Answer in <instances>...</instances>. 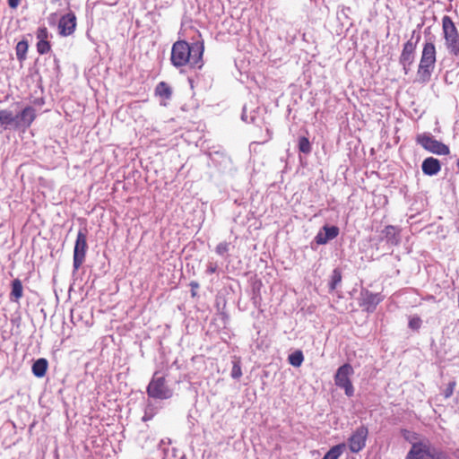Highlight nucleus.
<instances>
[{"instance_id": "f257e3e1", "label": "nucleus", "mask_w": 459, "mask_h": 459, "mask_svg": "<svg viewBox=\"0 0 459 459\" xmlns=\"http://www.w3.org/2000/svg\"><path fill=\"white\" fill-rule=\"evenodd\" d=\"M204 47L201 44L189 46L185 41L176 42L171 50V62L177 66H183L189 64L192 66H201L199 65L203 56Z\"/></svg>"}, {"instance_id": "f03ea898", "label": "nucleus", "mask_w": 459, "mask_h": 459, "mask_svg": "<svg viewBox=\"0 0 459 459\" xmlns=\"http://www.w3.org/2000/svg\"><path fill=\"white\" fill-rule=\"evenodd\" d=\"M437 61V51L433 42L427 41L423 45L421 56L417 71L418 81L423 83L429 82Z\"/></svg>"}, {"instance_id": "7ed1b4c3", "label": "nucleus", "mask_w": 459, "mask_h": 459, "mask_svg": "<svg viewBox=\"0 0 459 459\" xmlns=\"http://www.w3.org/2000/svg\"><path fill=\"white\" fill-rule=\"evenodd\" d=\"M442 29L448 52L455 56H459V32L449 16L442 19Z\"/></svg>"}, {"instance_id": "20e7f679", "label": "nucleus", "mask_w": 459, "mask_h": 459, "mask_svg": "<svg viewBox=\"0 0 459 459\" xmlns=\"http://www.w3.org/2000/svg\"><path fill=\"white\" fill-rule=\"evenodd\" d=\"M353 373V368L349 363H345L337 369L334 376L335 385L343 389L348 397H351L354 394V387L351 381V377Z\"/></svg>"}, {"instance_id": "39448f33", "label": "nucleus", "mask_w": 459, "mask_h": 459, "mask_svg": "<svg viewBox=\"0 0 459 459\" xmlns=\"http://www.w3.org/2000/svg\"><path fill=\"white\" fill-rule=\"evenodd\" d=\"M416 142L421 145L425 150L437 155L449 154V148L443 143L434 139L430 134H420L416 137Z\"/></svg>"}, {"instance_id": "423d86ee", "label": "nucleus", "mask_w": 459, "mask_h": 459, "mask_svg": "<svg viewBox=\"0 0 459 459\" xmlns=\"http://www.w3.org/2000/svg\"><path fill=\"white\" fill-rule=\"evenodd\" d=\"M148 394L157 399H169L172 391L166 385L163 377L154 375L147 388Z\"/></svg>"}, {"instance_id": "0eeeda50", "label": "nucleus", "mask_w": 459, "mask_h": 459, "mask_svg": "<svg viewBox=\"0 0 459 459\" xmlns=\"http://www.w3.org/2000/svg\"><path fill=\"white\" fill-rule=\"evenodd\" d=\"M368 436V429L361 425L357 428L348 439L349 449L352 453L360 452L366 446V441Z\"/></svg>"}, {"instance_id": "6e6552de", "label": "nucleus", "mask_w": 459, "mask_h": 459, "mask_svg": "<svg viewBox=\"0 0 459 459\" xmlns=\"http://www.w3.org/2000/svg\"><path fill=\"white\" fill-rule=\"evenodd\" d=\"M420 39V36H418L415 42L412 41V38L409 39L403 48L399 62L403 65V71L405 74L411 70V65L414 61V53L416 49L417 43Z\"/></svg>"}, {"instance_id": "1a4fd4ad", "label": "nucleus", "mask_w": 459, "mask_h": 459, "mask_svg": "<svg viewBox=\"0 0 459 459\" xmlns=\"http://www.w3.org/2000/svg\"><path fill=\"white\" fill-rule=\"evenodd\" d=\"M87 247L86 234L80 230L74 249V267L75 270H78L84 262Z\"/></svg>"}, {"instance_id": "9d476101", "label": "nucleus", "mask_w": 459, "mask_h": 459, "mask_svg": "<svg viewBox=\"0 0 459 459\" xmlns=\"http://www.w3.org/2000/svg\"><path fill=\"white\" fill-rule=\"evenodd\" d=\"M76 27V17L74 13H67L61 17L58 23L59 34L62 36L71 35Z\"/></svg>"}, {"instance_id": "9b49d317", "label": "nucleus", "mask_w": 459, "mask_h": 459, "mask_svg": "<svg viewBox=\"0 0 459 459\" xmlns=\"http://www.w3.org/2000/svg\"><path fill=\"white\" fill-rule=\"evenodd\" d=\"M339 234V228L336 226L325 225L315 237V241L318 245H325L328 241L335 238Z\"/></svg>"}, {"instance_id": "f8f14e48", "label": "nucleus", "mask_w": 459, "mask_h": 459, "mask_svg": "<svg viewBox=\"0 0 459 459\" xmlns=\"http://www.w3.org/2000/svg\"><path fill=\"white\" fill-rule=\"evenodd\" d=\"M405 459H433V456L421 443H415Z\"/></svg>"}, {"instance_id": "ddd939ff", "label": "nucleus", "mask_w": 459, "mask_h": 459, "mask_svg": "<svg viewBox=\"0 0 459 459\" xmlns=\"http://www.w3.org/2000/svg\"><path fill=\"white\" fill-rule=\"evenodd\" d=\"M17 118V126L18 127H28L33 122L36 117L35 109L31 107L25 108L20 114Z\"/></svg>"}, {"instance_id": "4468645a", "label": "nucleus", "mask_w": 459, "mask_h": 459, "mask_svg": "<svg viewBox=\"0 0 459 459\" xmlns=\"http://www.w3.org/2000/svg\"><path fill=\"white\" fill-rule=\"evenodd\" d=\"M422 172L428 176L437 175L440 169L441 165L437 159L433 157L426 158L421 164Z\"/></svg>"}, {"instance_id": "2eb2a0df", "label": "nucleus", "mask_w": 459, "mask_h": 459, "mask_svg": "<svg viewBox=\"0 0 459 459\" xmlns=\"http://www.w3.org/2000/svg\"><path fill=\"white\" fill-rule=\"evenodd\" d=\"M383 238L392 246H397L400 243V230L392 225L386 226L382 231Z\"/></svg>"}, {"instance_id": "dca6fc26", "label": "nucleus", "mask_w": 459, "mask_h": 459, "mask_svg": "<svg viewBox=\"0 0 459 459\" xmlns=\"http://www.w3.org/2000/svg\"><path fill=\"white\" fill-rule=\"evenodd\" d=\"M363 305L366 306V309L368 311L372 312L377 304H379L382 300V297L378 293H372L369 291H366L363 294Z\"/></svg>"}, {"instance_id": "f3484780", "label": "nucleus", "mask_w": 459, "mask_h": 459, "mask_svg": "<svg viewBox=\"0 0 459 459\" xmlns=\"http://www.w3.org/2000/svg\"><path fill=\"white\" fill-rule=\"evenodd\" d=\"M17 118H18V115L13 114L10 110H6V109L0 110V125L4 126V128H7L8 126H13L15 128L18 127L17 126Z\"/></svg>"}, {"instance_id": "a211bd4d", "label": "nucleus", "mask_w": 459, "mask_h": 459, "mask_svg": "<svg viewBox=\"0 0 459 459\" xmlns=\"http://www.w3.org/2000/svg\"><path fill=\"white\" fill-rule=\"evenodd\" d=\"M48 360L46 359H39L32 365V373L37 377H43L48 369Z\"/></svg>"}, {"instance_id": "6ab92c4d", "label": "nucleus", "mask_w": 459, "mask_h": 459, "mask_svg": "<svg viewBox=\"0 0 459 459\" xmlns=\"http://www.w3.org/2000/svg\"><path fill=\"white\" fill-rule=\"evenodd\" d=\"M303 360H304V355L300 350H297L293 353L289 355V363L290 365H292L293 367L298 368V367L301 366Z\"/></svg>"}, {"instance_id": "aec40b11", "label": "nucleus", "mask_w": 459, "mask_h": 459, "mask_svg": "<svg viewBox=\"0 0 459 459\" xmlns=\"http://www.w3.org/2000/svg\"><path fill=\"white\" fill-rule=\"evenodd\" d=\"M11 296L19 299L22 296V285L20 280L16 279L12 282Z\"/></svg>"}, {"instance_id": "412c9836", "label": "nucleus", "mask_w": 459, "mask_h": 459, "mask_svg": "<svg viewBox=\"0 0 459 459\" xmlns=\"http://www.w3.org/2000/svg\"><path fill=\"white\" fill-rule=\"evenodd\" d=\"M28 50V44L26 41H20L16 45V55L19 60H23L25 58L26 53Z\"/></svg>"}, {"instance_id": "4be33fe9", "label": "nucleus", "mask_w": 459, "mask_h": 459, "mask_svg": "<svg viewBox=\"0 0 459 459\" xmlns=\"http://www.w3.org/2000/svg\"><path fill=\"white\" fill-rule=\"evenodd\" d=\"M342 281V273L339 269H334L333 271L332 276H331V281H330V289L334 290L337 285Z\"/></svg>"}, {"instance_id": "5701e85b", "label": "nucleus", "mask_w": 459, "mask_h": 459, "mask_svg": "<svg viewBox=\"0 0 459 459\" xmlns=\"http://www.w3.org/2000/svg\"><path fill=\"white\" fill-rule=\"evenodd\" d=\"M157 94L165 98H169L171 95V90L165 82H160L156 87Z\"/></svg>"}, {"instance_id": "b1692460", "label": "nucleus", "mask_w": 459, "mask_h": 459, "mask_svg": "<svg viewBox=\"0 0 459 459\" xmlns=\"http://www.w3.org/2000/svg\"><path fill=\"white\" fill-rule=\"evenodd\" d=\"M342 454V449L339 446L332 447L323 457V459H338Z\"/></svg>"}, {"instance_id": "393cba45", "label": "nucleus", "mask_w": 459, "mask_h": 459, "mask_svg": "<svg viewBox=\"0 0 459 459\" xmlns=\"http://www.w3.org/2000/svg\"><path fill=\"white\" fill-rule=\"evenodd\" d=\"M299 149L304 153H308L311 151L310 143L307 138L300 137L299 139Z\"/></svg>"}, {"instance_id": "a878e982", "label": "nucleus", "mask_w": 459, "mask_h": 459, "mask_svg": "<svg viewBox=\"0 0 459 459\" xmlns=\"http://www.w3.org/2000/svg\"><path fill=\"white\" fill-rule=\"evenodd\" d=\"M37 49L39 54H46L50 50V44L48 40L38 41Z\"/></svg>"}, {"instance_id": "bb28decb", "label": "nucleus", "mask_w": 459, "mask_h": 459, "mask_svg": "<svg viewBox=\"0 0 459 459\" xmlns=\"http://www.w3.org/2000/svg\"><path fill=\"white\" fill-rule=\"evenodd\" d=\"M242 376L241 368L239 365V361L236 360L233 362V367L231 369V377L233 378H239Z\"/></svg>"}, {"instance_id": "cd10ccee", "label": "nucleus", "mask_w": 459, "mask_h": 459, "mask_svg": "<svg viewBox=\"0 0 459 459\" xmlns=\"http://www.w3.org/2000/svg\"><path fill=\"white\" fill-rule=\"evenodd\" d=\"M48 31L46 27H41L37 31V39L39 41L48 40Z\"/></svg>"}, {"instance_id": "c85d7f7f", "label": "nucleus", "mask_w": 459, "mask_h": 459, "mask_svg": "<svg viewBox=\"0 0 459 459\" xmlns=\"http://www.w3.org/2000/svg\"><path fill=\"white\" fill-rule=\"evenodd\" d=\"M229 248H230V244L227 243V242H221L217 247H216V253L220 255H224L225 253H227L229 251Z\"/></svg>"}, {"instance_id": "c756f323", "label": "nucleus", "mask_w": 459, "mask_h": 459, "mask_svg": "<svg viewBox=\"0 0 459 459\" xmlns=\"http://www.w3.org/2000/svg\"><path fill=\"white\" fill-rule=\"evenodd\" d=\"M420 319L419 317L411 318L409 322V326L412 329H418L420 326Z\"/></svg>"}, {"instance_id": "7c9ffc66", "label": "nucleus", "mask_w": 459, "mask_h": 459, "mask_svg": "<svg viewBox=\"0 0 459 459\" xmlns=\"http://www.w3.org/2000/svg\"><path fill=\"white\" fill-rule=\"evenodd\" d=\"M432 456L433 459H449L448 455L442 451L436 452Z\"/></svg>"}, {"instance_id": "2f4dec72", "label": "nucleus", "mask_w": 459, "mask_h": 459, "mask_svg": "<svg viewBox=\"0 0 459 459\" xmlns=\"http://www.w3.org/2000/svg\"><path fill=\"white\" fill-rule=\"evenodd\" d=\"M455 382H451L449 383L448 385V387L447 389L446 390V394H445V396L446 398L450 397L454 392V388H455Z\"/></svg>"}, {"instance_id": "473e14b6", "label": "nucleus", "mask_w": 459, "mask_h": 459, "mask_svg": "<svg viewBox=\"0 0 459 459\" xmlns=\"http://www.w3.org/2000/svg\"><path fill=\"white\" fill-rule=\"evenodd\" d=\"M20 4V0H8V4L11 8L15 9Z\"/></svg>"}, {"instance_id": "72a5a7b5", "label": "nucleus", "mask_w": 459, "mask_h": 459, "mask_svg": "<svg viewBox=\"0 0 459 459\" xmlns=\"http://www.w3.org/2000/svg\"><path fill=\"white\" fill-rule=\"evenodd\" d=\"M216 271V266L210 264L207 268V273H213Z\"/></svg>"}, {"instance_id": "f704fd0d", "label": "nucleus", "mask_w": 459, "mask_h": 459, "mask_svg": "<svg viewBox=\"0 0 459 459\" xmlns=\"http://www.w3.org/2000/svg\"><path fill=\"white\" fill-rule=\"evenodd\" d=\"M242 119L244 121H248V117H247V108H244V111H243V114H242Z\"/></svg>"}, {"instance_id": "c9c22d12", "label": "nucleus", "mask_w": 459, "mask_h": 459, "mask_svg": "<svg viewBox=\"0 0 459 459\" xmlns=\"http://www.w3.org/2000/svg\"><path fill=\"white\" fill-rule=\"evenodd\" d=\"M191 285H192L193 287H195V288H197V287H198V284H197V283H192Z\"/></svg>"}, {"instance_id": "e433bc0d", "label": "nucleus", "mask_w": 459, "mask_h": 459, "mask_svg": "<svg viewBox=\"0 0 459 459\" xmlns=\"http://www.w3.org/2000/svg\"><path fill=\"white\" fill-rule=\"evenodd\" d=\"M250 122H255V118L253 117H250Z\"/></svg>"}, {"instance_id": "4c0bfd02", "label": "nucleus", "mask_w": 459, "mask_h": 459, "mask_svg": "<svg viewBox=\"0 0 459 459\" xmlns=\"http://www.w3.org/2000/svg\"><path fill=\"white\" fill-rule=\"evenodd\" d=\"M457 167L459 169V158H458V160H457Z\"/></svg>"}]
</instances>
